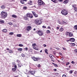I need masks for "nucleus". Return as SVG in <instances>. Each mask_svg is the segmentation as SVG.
<instances>
[{"label":"nucleus","mask_w":77,"mask_h":77,"mask_svg":"<svg viewBox=\"0 0 77 77\" xmlns=\"http://www.w3.org/2000/svg\"><path fill=\"white\" fill-rule=\"evenodd\" d=\"M18 66H19V67H21V65L20 64H18Z\"/></svg>","instance_id":"obj_48"},{"label":"nucleus","mask_w":77,"mask_h":77,"mask_svg":"<svg viewBox=\"0 0 77 77\" xmlns=\"http://www.w3.org/2000/svg\"><path fill=\"white\" fill-rule=\"evenodd\" d=\"M32 14H33V15H34L36 13H35V12L34 11H32Z\"/></svg>","instance_id":"obj_44"},{"label":"nucleus","mask_w":77,"mask_h":77,"mask_svg":"<svg viewBox=\"0 0 77 77\" xmlns=\"http://www.w3.org/2000/svg\"><path fill=\"white\" fill-rule=\"evenodd\" d=\"M31 58L34 60V61H38L39 60L38 58H36L34 57H32Z\"/></svg>","instance_id":"obj_10"},{"label":"nucleus","mask_w":77,"mask_h":77,"mask_svg":"<svg viewBox=\"0 0 77 77\" xmlns=\"http://www.w3.org/2000/svg\"><path fill=\"white\" fill-rule=\"evenodd\" d=\"M70 33V32L69 33L68 32H66V36H68V35H69V34Z\"/></svg>","instance_id":"obj_18"},{"label":"nucleus","mask_w":77,"mask_h":77,"mask_svg":"<svg viewBox=\"0 0 77 77\" xmlns=\"http://www.w3.org/2000/svg\"><path fill=\"white\" fill-rule=\"evenodd\" d=\"M23 50L22 48H19L17 49V51H21Z\"/></svg>","instance_id":"obj_16"},{"label":"nucleus","mask_w":77,"mask_h":77,"mask_svg":"<svg viewBox=\"0 0 77 77\" xmlns=\"http://www.w3.org/2000/svg\"><path fill=\"white\" fill-rule=\"evenodd\" d=\"M59 27H57V30H59Z\"/></svg>","instance_id":"obj_61"},{"label":"nucleus","mask_w":77,"mask_h":77,"mask_svg":"<svg viewBox=\"0 0 77 77\" xmlns=\"http://www.w3.org/2000/svg\"><path fill=\"white\" fill-rule=\"evenodd\" d=\"M53 54H54L55 56H56V51H55L53 52Z\"/></svg>","instance_id":"obj_31"},{"label":"nucleus","mask_w":77,"mask_h":77,"mask_svg":"<svg viewBox=\"0 0 77 77\" xmlns=\"http://www.w3.org/2000/svg\"><path fill=\"white\" fill-rule=\"evenodd\" d=\"M14 27H16V26H17V25H16V24H14Z\"/></svg>","instance_id":"obj_62"},{"label":"nucleus","mask_w":77,"mask_h":77,"mask_svg":"<svg viewBox=\"0 0 77 77\" xmlns=\"http://www.w3.org/2000/svg\"><path fill=\"white\" fill-rule=\"evenodd\" d=\"M36 45V43H34L32 44V46L33 47V48L34 49V50H37L38 51V50H39V49H38V48L35 47Z\"/></svg>","instance_id":"obj_7"},{"label":"nucleus","mask_w":77,"mask_h":77,"mask_svg":"<svg viewBox=\"0 0 77 77\" xmlns=\"http://www.w3.org/2000/svg\"><path fill=\"white\" fill-rule=\"evenodd\" d=\"M29 73L31 74V75H34L35 74V71L30 70L29 71Z\"/></svg>","instance_id":"obj_9"},{"label":"nucleus","mask_w":77,"mask_h":77,"mask_svg":"<svg viewBox=\"0 0 77 77\" xmlns=\"http://www.w3.org/2000/svg\"><path fill=\"white\" fill-rule=\"evenodd\" d=\"M43 45L44 47H47V45H45V44Z\"/></svg>","instance_id":"obj_57"},{"label":"nucleus","mask_w":77,"mask_h":77,"mask_svg":"<svg viewBox=\"0 0 77 77\" xmlns=\"http://www.w3.org/2000/svg\"><path fill=\"white\" fill-rule=\"evenodd\" d=\"M32 1H30L29 2V5H32Z\"/></svg>","instance_id":"obj_38"},{"label":"nucleus","mask_w":77,"mask_h":77,"mask_svg":"<svg viewBox=\"0 0 77 77\" xmlns=\"http://www.w3.org/2000/svg\"><path fill=\"white\" fill-rule=\"evenodd\" d=\"M12 71H13V72H14L15 71H16V68H12Z\"/></svg>","instance_id":"obj_19"},{"label":"nucleus","mask_w":77,"mask_h":77,"mask_svg":"<svg viewBox=\"0 0 77 77\" xmlns=\"http://www.w3.org/2000/svg\"><path fill=\"white\" fill-rule=\"evenodd\" d=\"M66 77V75H62V77Z\"/></svg>","instance_id":"obj_47"},{"label":"nucleus","mask_w":77,"mask_h":77,"mask_svg":"<svg viewBox=\"0 0 77 77\" xmlns=\"http://www.w3.org/2000/svg\"><path fill=\"white\" fill-rule=\"evenodd\" d=\"M39 6H44L45 5V3L42 1V0H38L37 2Z\"/></svg>","instance_id":"obj_2"},{"label":"nucleus","mask_w":77,"mask_h":77,"mask_svg":"<svg viewBox=\"0 0 77 77\" xmlns=\"http://www.w3.org/2000/svg\"><path fill=\"white\" fill-rule=\"evenodd\" d=\"M35 23L36 24H38V25H40L42 24V21L38 20H36L35 21Z\"/></svg>","instance_id":"obj_4"},{"label":"nucleus","mask_w":77,"mask_h":77,"mask_svg":"<svg viewBox=\"0 0 77 77\" xmlns=\"http://www.w3.org/2000/svg\"><path fill=\"white\" fill-rule=\"evenodd\" d=\"M12 17L13 18H17V16L15 15H13L12 16Z\"/></svg>","instance_id":"obj_28"},{"label":"nucleus","mask_w":77,"mask_h":77,"mask_svg":"<svg viewBox=\"0 0 77 77\" xmlns=\"http://www.w3.org/2000/svg\"><path fill=\"white\" fill-rule=\"evenodd\" d=\"M20 3H21L22 4H24L25 3L24 2H23L22 0L20 1Z\"/></svg>","instance_id":"obj_40"},{"label":"nucleus","mask_w":77,"mask_h":77,"mask_svg":"<svg viewBox=\"0 0 77 77\" xmlns=\"http://www.w3.org/2000/svg\"><path fill=\"white\" fill-rule=\"evenodd\" d=\"M74 29H75V30H77V25H75L74 27Z\"/></svg>","instance_id":"obj_30"},{"label":"nucleus","mask_w":77,"mask_h":77,"mask_svg":"<svg viewBox=\"0 0 77 77\" xmlns=\"http://www.w3.org/2000/svg\"><path fill=\"white\" fill-rule=\"evenodd\" d=\"M37 33H38V34L39 36H42L44 35V32H42L41 30H39L38 31H37Z\"/></svg>","instance_id":"obj_5"},{"label":"nucleus","mask_w":77,"mask_h":77,"mask_svg":"<svg viewBox=\"0 0 77 77\" xmlns=\"http://www.w3.org/2000/svg\"><path fill=\"white\" fill-rule=\"evenodd\" d=\"M70 41L71 42H74L75 41V39L74 38H71L70 39Z\"/></svg>","instance_id":"obj_11"},{"label":"nucleus","mask_w":77,"mask_h":77,"mask_svg":"<svg viewBox=\"0 0 77 77\" xmlns=\"http://www.w3.org/2000/svg\"><path fill=\"white\" fill-rule=\"evenodd\" d=\"M63 49L64 50H66V49L63 47Z\"/></svg>","instance_id":"obj_64"},{"label":"nucleus","mask_w":77,"mask_h":77,"mask_svg":"<svg viewBox=\"0 0 77 77\" xmlns=\"http://www.w3.org/2000/svg\"><path fill=\"white\" fill-rule=\"evenodd\" d=\"M69 72L71 74H72V70H70L69 71Z\"/></svg>","instance_id":"obj_50"},{"label":"nucleus","mask_w":77,"mask_h":77,"mask_svg":"<svg viewBox=\"0 0 77 77\" xmlns=\"http://www.w3.org/2000/svg\"><path fill=\"white\" fill-rule=\"evenodd\" d=\"M42 28H46V27L44 26H42Z\"/></svg>","instance_id":"obj_54"},{"label":"nucleus","mask_w":77,"mask_h":77,"mask_svg":"<svg viewBox=\"0 0 77 77\" xmlns=\"http://www.w3.org/2000/svg\"><path fill=\"white\" fill-rule=\"evenodd\" d=\"M1 15L2 18H5L8 16V14L5 12H4L3 11H2L1 13Z\"/></svg>","instance_id":"obj_1"},{"label":"nucleus","mask_w":77,"mask_h":77,"mask_svg":"<svg viewBox=\"0 0 77 77\" xmlns=\"http://www.w3.org/2000/svg\"><path fill=\"white\" fill-rule=\"evenodd\" d=\"M14 67L15 68H17V66L16 65H15L14 66Z\"/></svg>","instance_id":"obj_55"},{"label":"nucleus","mask_w":77,"mask_h":77,"mask_svg":"<svg viewBox=\"0 0 77 77\" xmlns=\"http://www.w3.org/2000/svg\"><path fill=\"white\" fill-rule=\"evenodd\" d=\"M34 16L35 17V18H37V17H38V14H36V13L34 15Z\"/></svg>","instance_id":"obj_26"},{"label":"nucleus","mask_w":77,"mask_h":77,"mask_svg":"<svg viewBox=\"0 0 77 77\" xmlns=\"http://www.w3.org/2000/svg\"><path fill=\"white\" fill-rule=\"evenodd\" d=\"M72 7L73 8H75V7H76V6H75V5H72Z\"/></svg>","instance_id":"obj_34"},{"label":"nucleus","mask_w":77,"mask_h":77,"mask_svg":"<svg viewBox=\"0 0 77 77\" xmlns=\"http://www.w3.org/2000/svg\"><path fill=\"white\" fill-rule=\"evenodd\" d=\"M70 63L69 62H68L67 64H66V65H69Z\"/></svg>","instance_id":"obj_58"},{"label":"nucleus","mask_w":77,"mask_h":77,"mask_svg":"<svg viewBox=\"0 0 77 77\" xmlns=\"http://www.w3.org/2000/svg\"><path fill=\"white\" fill-rule=\"evenodd\" d=\"M60 59H61V60H63V58L61 57Z\"/></svg>","instance_id":"obj_60"},{"label":"nucleus","mask_w":77,"mask_h":77,"mask_svg":"<svg viewBox=\"0 0 77 77\" xmlns=\"http://www.w3.org/2000/svg\"><path fill=\"white\" fill-rule=\"evenodd\" d=\"M28 49V48H25V50L26 51H27Z\"/></svg>","instance_id":"obj_49"},{"label":"nucleus","mask_w":77,"mask_h":77,"mask_svg":"<svg viewBox=\"0 0 77 77\" xmlns=\"http://www.w3.org/2000/svg\"><path fill=\"white\" fill-rule=\"evenodd\" d=\"M70 44L71 46H75V43H71Z\"/></svg>","instance_id":"obj_29"},{"label":"nucleus","mask_w":77,"mask_h":77,"mask_svg":"<svg viewBox=\"0 0 77 77\" xmlns=\"http://www.w3.org/2000/svg\"><path fill=\"white\" fill-rule=\"evenodd\" d=\"M51 1L55 3H57V0H52Z\"/></svg>","instance_id":"obj_17"},{"label":"nucleus","mask_w":77,"mask_h":77,"mask_svg":"<svg viewBox=\"0 0 77 77\" xmlns=\"http://www.w3.org/2000/svg\"><path fill=\"white\" fill-rule=\"evenodd\" d=\"M26 16L27 17L30 18H32L33 17V16L32 14L30 13H27L26 14Z\"/></svg>","instance_id":"obj_6"},{"label":"nucleus","mask_w":77,"mask_h":77,"mask_svg":"<svg viewBox=\"0 0 77 77\" xmlns=\"http://www.w3.org/2000/svg\"><path fill=\"white\" fill-rule=\"evenodd\" d=\"M32 30V26H28L26 27V30L29 31Z\"/></svg>","instance_id":"obj_8"},{"label":"nucleus","mask_w":77,"mask_h":77,"mask_svg":"<svg viewBox=\"0 0 77 77\" xmlns=\"http://www.w3.org/2000/svg\"><path fill=\"white\" fill-rule=\"evenodd\" d=\"M8 24H9V25H11V26L13 25V23H12V22H10L8 23Z\"/></svg>","instance_id":"obj_42"},{"label":"nucleus","mask_w":77,"mask_h":77,"mask_svg":"<svg viewBox=\"0 0 77 77\" xmlns=\"http://www.w3.org/2000/svg\"><path fill=\"white\" fill-rule=\"evenodd\" d=\"M27 7H23V9L25 10H26V9H27Z\"/></svg>","instance_id":"obj_41"},{"label":"nucleus","mask_w":77,"mask_h":77,"mask_svg":"<svg viewBox=\"0 0 77 77\" xmlns=\"http://www.w3.org/2000/svg\"><path fill=\"white\" fill-rule=\"evenodd\" d=\"M50 33V31L49 30H47L46 31L47 33Z\"/></svg>","instance_id":"obj_32"},{"label":"nucleus","mask_w":77,"mask_h":77,"mask_svg":"<svg viewBox=\"0 0 77 77\" xmlns=\"http://www.w3.org/2000/svg\"><path fill=\"white\" fill-rule=\"evenodd\" d=\"M58 23L60 24H61V23L60 22V21L59 20H58Z\"/></svg>","instance_id":"obj_45"},{"label":"nucleus","mask_w":77,"mask_h":77,"mask_svg":"<svg viewBox=\"0 0 77 77\" xmlns=\"http://www.w3.org/2000/svg\"><path fill=\"white\" fill-rule=\"evenodd\" d=\"M29 51H30V52H32V50L31 49H29Z\"/></svg>","instance_id":"obj_53"},{"label":"nucleus","mask_w":77,"mask_h":77,"mask_svg":"<svg viewBox=\"0 0 77 77\" xmlns=\"http://www.w3.org/2000/svg\"><path fill=\"white\" fill-rule=\"evenodd\" d=\"M69 36H70L71 37H72V36H73V34H72V33L71 32H70V34L69 35Z\"/></svg>","instance_id":"obj_21"},{"label":"nucleus","mask_w":77,"mask_h":77,"mask_svg":"<svg viewBox=\"0 0 77 77\" xmlns=\"http://www.w3.org/2000/svg\"><path fill=\"white\" fill-rule=\"evenodd\" d=\"M53 64H54V66H56V67L57 66V65L54 63H53Z\"/></svg>","instance_id":"obj_43"},{"label":"nucleus","mask_w":77,"mask_h":77,"mask_svg":"<svg viewBox=\"0 0 77 77\" xmlns=\"http://www.w3.org/2000/svg\"><path fill=\"white\" fill-rule=\"evenodd\" d=\"M51 59H52L53 60L54 59V58L53 57H52V56L51 55H50L49 56Z\"/></svg>","instance_id":"obj_35"},{"label":"nucleus","mask_w":77,"mask_h":77,"mask_svg":"<svg viewBox=\"0 0 77 77\" xmlns=\"http://www.w3.org/2000/svg\"><path fill=\"white\" fill-rule=\"evenodd\" d=\"M69 2V0H65V1L63 2V3L64 4H66V3H68Z\"/></svg>","instance_id":"obj_13"},{"label":"nucleus","mask_w":77,"mask_h":77,"mask_svg":"<svg viewBox=\"0 0 77 77\" xmlns=\"http://www.w3.org/2000/svg\"><path fill=\"white\" fill-rule=\"evenodd\" d=\"M2 31L4 32V33H6V32H7V30L6 29H4L2 30Z\"/></svg>","instance_id":"obj_14"},{"label":"nucleus","mask_w":77,"mask_h":77,"mask_svg":"<svg viewBox=\"0 0 77 77\" xmlns=\"http://www.w3.org/2000/svg\"><path fill=\"white\" fill-rule=\"evenodd\" d=\"M1 8L2 9H5V6L4 5H3L1 7Z\"/></svg>","instance_id":"obj_24"},{"label":"nucleus","mask_w":77,"mask_h":77,"mask_svg":"<svg viewBox=\"0 0 77 77\" xmlns=\"http://www.w3.org/2000/svg\"><path fill=\"white\" fill-rule=\"evenodd\" d=\"M45 52L46 54H48V50L47 49L45 50Z\"/></svg>","instance_id":"obj_25"},{"label":"nucleus","mask_w":77,"mask_h":77,"mask_svg":"<svg viewBox=\"0 0 77 77\" xmlns=\"http://www.w3.org/2000/svg\"><path fill=\"white\" fill-rule=\"evenodd\" d=\"M19 47H23V45L22 44H19Z\"/></svg>","instance_id":"obj_37"},{"label":"nucleus","mask_w":77,"mask_h":77,"mask_svg":"<svg viewBox=\"0 0 77 77\" xmlns=\"http://www.w3.org/2000/svg\"><path fill=\"white\" fill-rule=\"evenodd\" d=\"M40 67H41V64H38V68H40Z\"/></svg>","instance_id":"obj_46"},{"label":"nucleus","mask_w":77,"mask_h":77,"mask_svg":"<svg viewBox=\"0 0 77 77\" xmlns=\"http://www.w3.org/2000/svg\"><path fill=\"white\" fill-rule=\"evenodd\" d=\"M12 52H13L12 50H9V53H12Z\"/></svg>","instance_id":"obj_36"},{"label":"nucleus","mask_w":77,"mask_h":77,"mask_svg":"<svg viewBox=\"0 0 77 77\" xmlns=\"http://www.w3.org/2000/svg\"><path fill=\"white\" fill-rule=\"evenodd\" d=\"M48 28L49 29H51V27L50 26H48Z\"/></svg>","instance_id":"obj_56"},{"label":"nucleus","mask_w":77,"mask_h":77,"mask_svg":"<svg viewBox=\"0 0 77 77\" xmlns=\"http://www.w3.org/2000/svg\"><path fill=\"white\" fill-rule=\"evenodd\" d=\"M75 11H76V12H77V8H75Z\"/></svg>","instance_id":"obj_51"},{"label":"nucleus","mask_w":77,"mask_h":77,"mask_svg":"<svg viewBox=\"0 0 77 77\" xmlns=\"http://www.w3.org/2000/svg\"><path fill=\"white\" fill-rule=\"evenodd\" d=\"M62 23L63 24H65V25L67 24V23H66L65 22H64V21H63L62 22Z\"/></svg>","instance_id":"obj_27"},{"label":"nucleus","mask_w":77,"mask_h":77,"mask_svg":"<svg viewBox=\"0 0 77 77\" xmlns=\"http://www.w3.org/2000/svg\"><path fill=\"white\" fill-rule=\"evenodd\" d=\"M62 14L63 15H66L68 14V11L66 9H63L61 12Z\"/></svg>","instance_id":"obj_3"},{"label":"nucleus","mask_w":77,"mask_h":77,"mask_svg":"<svg viewBox=\"0 0 77 77\" xmlns=\"http://www.w3.org/2000/svg\"><path fill=\"white\" fill-rule=\"evenodd\" d=\"M59 31H60V32H63V28L62 27H61Z\"/></svg>","instance_id":"obj_15"},{"label":"nucleus","mask_w":77,"mask_h":77,"mask_svg":"<svg viewBox=\"0 0 77 77\" xmlns=\"http://www.w3.org/2000/svg\"><path fill=\"white\" fill-rule=\"evenodd\" d=\"M21 56L22 57H25L26 56V55L25 54H24L23 53H22V54H21Z\"/></svg>","instance_id":"obj_22"},{"label":"nucleus","mask_w":77,"mask_h":77,"mask_svg":"<svg viewBox=\"0 0 77 77\" xmlns=\"http://www.w3.org/2000/svg\"><path fill=\"white\" fill-rule=\"evenodd\" d=\"M17 37H19V38H20V37H21V34H17Z\"/></svg>","instance_id":"obj_20"},{"label":"nucleus","mask_w":77,"mask_h":77,"mask_svg":"<svg viewBox=\"0 0 77 77\" xmlns=\"http://www.w3.org/2000/svg\"><path fill=\"white\" fill-rule=\"evenodd\" d=\"M23 19H24V20H26V21L29 20V18L27 17V16H24L23 17Z\"/></svg>","instance_id":"obj_12"},{"label":"nucleus","mask_w":77,"mask_h":77,"mask_svg":"<svg viewBox=\"0 0 77 77\" xmlns=\"http://www.w3.org/2000/svg\"><path fill=\"white\" fill-rule=\"evenodd\" d=\"M74 52L76 54H77V49L74 50Z\"/></svg>","instance_id":"obj_39"},{"label":"nucleus","mask_w":77,"mask_h":77,"mask_svg":"<svg viewBox=\"0 0 77 77\" xmlns=\"http://www.w3.org/2000/svg\"><path fill=\"white\" fill-rule=\"evenodd\" d=\"M60 2H63V0H58Z\"/></svg>","instance_id":"obj_52"},{"label":"nucleus","mask_w":77,"mask_h":77,"mask_svg":"<svg viewBox=\"0 0 77 77\" xmlns=\"http://www.w3.org/2000/svg\"><path fill=\"white\" fill-rule=\"evenodd\" d=\"M0 22H1V23H5V21L2 20H0Z\"/></svg>","instance_id":"obj_23"},{"label":"nucleus","mask_w":77,"mask_h":77,"mask_svg":"<svg viewBox=\"0 0 77 77\" xmlns=\"http://www.w3.org/2000/svg\"><path fill=\"white\" fill-rule=\"evenodd\" d=\"M14 34V32H10L9 33V35H12Z\"/></svg>","instance_id":"obj_33"},{"label":"nucleus","mask_w":77,"mask_h":77,"mask_svg":"<svg viewBox=\"0 0 77 77\" xmlns=\"http://www.w3.org/2000/svg\"><path fill=\"white\" fill-rule=\"evenodd\" d=\"M54 71H57V69H54Z\"/></svg>","instance_id":"obj_59"},{"label":"nucleus","mask_w":77,"mask_h":77,"mask_svg":"<svg viewBox=\"0 0 77 77\" xmlns=\"http://www.w3.org/2000/svg\"><path fill=\"white\" fill-rule=\"evenodd\" d=\"M71 63L73 64L74 63V61H72L71 62Z\"/></svg>","instance_id":"obj_63"}]
</instances>
